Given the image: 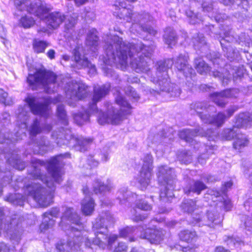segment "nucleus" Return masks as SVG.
Here are the masks:
<instances>
[{
  "label": "nucleus",
  "mask_w": 252,
  "mask_h": 252,
  "mask_svg": "<svg viewBox=\"0 0 252 252\" xmlns=\"http://www.w3.org/2000/svg\"><path fill=\"white\" fill-rule=\"evenodd\" d=\"M106 56L104 63L106 64L120 65L122 69L126 68L128 58L130 65L137 73H147L150 70L149 63L154 51L151 46H145L141 42L136 43L124 42L122 37L114 35L104 39Z\"/></svg>",
  "instance_id": "nucleus-1"
},
{
  "label": "nucleus",
  "mask_w": 252,
  "mask_h": 252,
  "mask_svg": "<svg viewBox=\"0 0 252 252\" xmlns=\"http://www.w3.org/2000/svg\"><path fill=\"white\" fill-rule=\"evenodd\" d=\"M61 156L52 158L47 162L36 159L32 160L33 169L30 174L35 180L26 186V191L42 207H47L52 202L55 182L59 184L62 181L59 159Z\"/></svg>",
  "instance_id": "nucleus-2"
},
{
  "label": "nucleus",
  "mask_w": 252,
  "mask_h": 252,
  "mask_svg": "<svg viewBox=\"0 0 252 252\" xmlns=\"http://www.w3.org/2000/svg\"><path fill=\"white\" fill-rule=\"evenodd\" d=\"M111 86L107 83L101 86H94L92 102L89 104V107L92 112H95L97 117V121L100 125L111 124L118 125L125 119L126 116L131 113L132 107L128 102L122 95H118L116 98V103L120 106L119 111L116 110L112 105L108 102L106 103L107 109L106 113H102L97 109L96 103L100 101L103 98L107 95L110 90Z\"/></svg>",
  "instance_id": "nucleus-3"
},
{
  "label": "nucleus",
  "mask_w": 252,
  "mask_h": 252,
  "mask_svg": "<svg viewBox=\"0 0 252 252\" xmlns=\"http://www.w3.org/2000/svg\"><path fill=\"white\" fill-rule=\"evenodd\" d=\"M62 80V76H57L53 72L44 68L37 70L34 74H29L27 78V82L30 85H41L48 94L55 92L59 86H63V82Z\"/></svg>",
  "instance_id": "nucleus-4"
},
{
  "label": "nucleus",
  "mask_w": 252,
  "mask_h": 252,
  "mask_svg": "<svg viewBox=\"0 0 252 252\" xmlns=\"http://www.w3.org/2000/svg\"><path fill=\"white\" fill-rule=\"evenodd\" d=\"M93 230L95 236V238L93 241L88 237L81 239L82 242H84L87 247H90L92 244H94L100 248L104 249L107 245L111 246L118 238V236L116 234L108 235L107 225L103 218L96 220L93 226Z\"/></svg>",
  "instance_id": "nucleus-5"
},
{
  "label": "nucleus",
  "mask_w": 252,
  "mask_h": 252,
  "mask_svg": "<svg viewBox=\"0 0 252 252\" xmlns=\"http://www.w3.org/2000/svg\"><path fill=\"white\" fill-rule=\"evenodd\" d=\"M157 176L158 182L163 186L161 189L160 200L164 202L170 201L174 196L173 190L176 179L174 169L167 166H160Z\"/></svg>",
  "instance_id": "nucleus-6"
},
{
  "label": "nucleus",
  "mask_w": 252,
  "mask_h": 252,
  "mask_svg": "<svg viewBox=\"0 0 252 252\" xmlns=\"http://www.w3.org/2000/svg\"><path fill=\"white\" fill-rule=\"evenodd\" d=\"M52 136L56 138V143L58 145H67L69 147H74L76 151L81 152L87 151L93 142V139L91 138L74 137L70 129H62V131H60L59 134L54 132Z\"/></svg>",
  "instance_id": "nucleus-7"
},
{
  "label": "nucleus",
  "mask_w": 252,
  "mask_h": 252,
  "mask_svg": "<svg viewBox=\"0 0 252 252\" xmlns=\"http://www.w3.org/2000/svg\"><path fill=\"white\" fill-rule=\"evenodd\" d=\"M191 114L196 113L204 123L214 124L217 126H221L224 123L226 116L222 112H220L216 117H211L209 113L215 112L216 109L213 106L206 102H193L190 106Z\"/></svg>",
  "instance_id": "nucleus-8"
},
{
  "label": "nucleus",
  "mask_w": 252,
  "mask_h": 252,
  "mask_svg": "<svg viewBox=\"0 0 252 252\" xmlns=\"http://www.w3.org/2000/svg\"><path fill=\"white\" fill-rule=\"evenodd\" d=\"M122 13L124 15V18H126V20L128 22L132 23L131 29L132 31L135 30L138 32L141 31L146 32L155 35L157 32L151 27L144 26V24L151 20V16L148 13H143L140 14L138 13L132 12L131 9L124 8Z\"/></svg>",
  "instance_id": "nucleus-9"
},
{
  "label": "nucleus",
  "mask_w": 252,
  "mask_h": 252,
  "mask_svg": "<svg viewBox=\"0 0 252 252\" xmlns=\"http://www.w3.org/2000/svg\"><path fill=\"white\" fill-rule=\"evenodd\" d=\"M65 92L66 101L71 106H75L76 102L86 97L88 95V86L82 82L71 81L66 82Z\"/></svg>",
  "instance_id": "nucleus-10"
},
{
  "label": "nucleus",
  "mask_w": 252,
  "mask_h": 252,
  "mask_svg": "<svg viewBox=\"0 0 252 252\" xmlns=\"http://www.w3.org/2000/svg\"><path fill=\"white\" fill-rule=\"evenodd\" d=\"M173 64V61L171 59H167L164 62H158L157 71L156 73L157 79L154 78L153 82L156 83L158 88L153 91L158 93L159 91L170 92L169 79L167 70L171 68Z\"/></svg>",
  "instance_id": "nucleus-11"
},
{
  "label": "nucleus",
  "mask_w": 252,
  "mask_h": 252,
  "mask_svg": "<svg viewBox=\"0 0 252 252\" xmlns=\"http://www.w3.org/2000/svg\"><path fill=\"white\" fill-rule=\"evenodd\" d=\"M230 32L229 28L221 30L219 34H216V38L219 40L223 51L225 52L224 56L230 61H233L238 59L240 53L229 44L235 40L234 36L230 35Z\"/></svg>",
  "instance_id": "nucleus-12"
},
{
  "label": "nucleus",
  "mask_w": 252,
  "mask_h": 252,
  "mask_svg": "<svg viewBox=\"0 0 252 252\" xmlns=\"http://www.w3.org/2000/svg\"><path fill=\"white\" fill-rule=\"evenodd\" d=\"M235 124L232 128L225 129L221 135L226 140H230L237 137L238 133H240L239 127L248 126L252 123V114L250 113H240L235 117Z\"/></svg>",
  "instance_id": "nucleus-13"
},
{
  "label": "nucleus",
  "mask_w": 252,
  "mask_h": 252,
  "mask_svg": "<svg viewBox=\"0 0 252 252\" xmlns=\"http://www.w3.org/2000/svg\"><path fill=\"white\" fill-rule=\"evenodd\" d=\"M66 224L69 225L68 229H70L72 232L80 231L83 228L78 215L71 208H66L61 218L60 225L65 230L67 226L63 227V226Z\"/></svg>",
  "instance_id": "nucleus-14"
},
{
  "label": "nucleus",
  "mask_w": 252,
  "mask_h": 252,
  "mask_svg": "<svg viewBox=\"0 0 252 252\" xmlns=\"http://www.w3.org/2000/svg\"><path fill=\"white\" fill-rule=\"evenodd\" d=\"M188 56L187 54H180L175 61V66L178 70L182 72L186 78L188 86L192 87L195 76L194 69L188 63Z\"/></svg>",
  "instance_id": "nucleus-15"
},
{
  "label": "nucleus",
  "mask_w": 252,
  "mask_h": 252,
  "mask_svg": "<svg viewBox=\"0 0 252 252\" xmlns=\"http://www.w3.org/2000/svg\"><path fill=\"white\" fill-rule=\"evenodd\" d=\"M192 223L199 226H207L214 228L216 226L220 224L221 219L220 215L216 212L209 211L204 216L195 214L193 217Z\"/></svg>",
  "instance_id": "nucleus-16"
},
{
  "label": "nucleus",
  "mask_w": 252,
  "mask_h": 252,
  "mask_svg": "<svg viewBox=\"0 0 252 252\" xmlns=\"http://www.w3.org/2000/svg\"><path fill=\"white\" fill-rule=\"evenodd\" d=\"M179 135L187 142L192 144L194 141V137L198 135L208 137L210 141L215 140L217 137V132L211 129L205 132L203 128L199 127L193 129H183L180 131Z\"/></svg>",
  "instance_id": "nucleus-17"
},
{
  "label": "nucleus",
  "mask_w": 252,
  "mask_h": 252,
  "mask_svg": "<svg viewBox=\"0 0 252 252\" xmlns=\"http://www.w3.org/2000/svg\"><path fill=\"white\" fill-rule=\"evenodd\" d=\"M65 21V27L67 30L73 28L76 23V19L70 16L67 18L61 12H55L50 13L47 18V23L53 29L58 28L62 22Z\"/></svg>",
  "instance_id": "nucleus-18"
},
{
  "label": "nucleus",
  "mask_w": 252,
  "mask_h": 252,
  "mask_svg": "<svg viewBox=\"0 0 252 252\" xmlns=\"http://www.w3.org/2000/svg\"><path fill=\"white\" fill-rule=\"evenodd\" d=\"M83 47L77 45L72 51L73 61L77 68L87 67L90 69L89 73L94 74L96 71L95 66L92 64L84 55H82Z\"/></svg>",
  "instance_id": "nucleus-19"
},
{
  "label": "nucleus",
  "mask_w": 252,
  "mask_h": 252,
  "mask_svg": "<svg viewBox=\"0 0 252 252\" xmlns=\"http://www.w3.org/2000/svg\"><path fill=\"white\" fill-rule=\"evenodd\" d=\"M152 169L153 157L151 155L147 154L143 158V164L139 177V183L144 188L150 183Z\"/></svg>",
  "instance_id": "nucleus-20"
},
{
  "label": "nucleus",
  "mask_w": 252,
  "mask_h": 252,
  "mask_svg": "<svg viewBox=\"0 0 252 252\" xmlns=\"http://www.w3.org/2000/svg\"><path fill=\"white\" fill-rule=\"evenodd\" d=\"M245 69L243 65L235 66L234 68H231L230 70L222 73L219 71L212 72V75L215 77H218L220 80L222 79V84H227L228 81L231 78L232 76L234 79L241 78L243 76Z\"/></svg>",
  "instance_id": "nucleus-21"
},
{
  "label": "nucleus",
  "mask_w": 252,
  "mask_h": 252,
  "mask_svg": "<svg viewBox=\"0 0 252 252\" xmlns=\"http://www.w3.org/2000/svg\"><path fill=\"white\" fill-rule=\"evenodd\" d=\"M239 93L236 89L226 90L220 92H216L210 94L211 99L218 106L223 107L227 102L226 99L229 97H236Z\"/></svg>",
  "instance_id": "nucleus-22"
},
{
  "label": "nucleus",
  "mask_w": 252,
  "mask_h": 252,
  "mask_svg": "<svg viewBox=\"0 0 252 252\" xmlns=\"http://www.w3.org/2000/svg\"><path fill=\"white\" fill-rule=\"evenodd\" d=\"M26 101L34 114L44 117H47L49 114L48 101L46 100L42 103L37 101L34 97L29 96L26 98Z\"/></svg>",
  "instance_id": "nucleus-23"
},
{
  "label": "nucleus",
  "mask_w": 252,
  "mask_h": 252,
  "mask_svg": "<svg viewBox=\"0 0 252 252\" xmlns=\"http://www.w3.org/2000/svg\"><path fill=\"white\" fill-rule=\"evenodd\" d=\"M164 231L161 229L147 228L141 232L139 237L151 243L158 244L163 239Z\"/></svg>",
  "instance_id": "nucleus-24"
},
{
  "label": "nucleus",
  "mask_w": 252,
  "mask_h": 252,
  "mask_svg": "<svg viewBox=\"0 0 252 252\" xmlns=\"http://www.w3.org/2000/svg\"><path fill=\"white\" fill-rule=\"evenodd\" d=\"M60 214V210L58 208H52L50 210L43 214L44 219L40 225L41 231H45L49 228H52L55 224V220L50 218V216L57 218Z\"/></svg>",
  "instance_id": "nucleus-25"
},
{
  "label": "nucleus",
  "mask_w": 252,
  "mask_h": 252,
  "mask_svg": "<svg viewBox=\"0 0 252 252\" xmlns=\"http://www.w3.org/2000/svg\"><path fill=\"white\" fill-rule=\"evenodd\" d=\"M81 210L85 215H90L94 211V203L93 199L89 195H86L82 200Z\"/></svg>",
  "instance_id": "nucleus-26"
},
{
  "label": "nucleus",
  "mask_w": 252,
  "mask_h": 252,
  "mask_svg": "<svg viewBox=\"0 0 252 252\" xmlns=\"http://www.w3.org/2000/svg\"><path fill=\"white\" fill-rule=\"evenodd\" d=\"M192 42L195 50H201L202 53H206L208 51V47L203 34H198L193 38Z\"/></svg>",
  "instance_id": "nucleus-27"
},
{
  "label": "nucleus",
  "mask_w": 252,
  "mask_h": 252,
  "mask_svg": "<svg viewBox=\"0 0 252 252\" xmlns=\"http://www.w3.org/2000/svg\"><path fill=\"white\" fill-rule=\"evenodd\" d=\"M90 110V107L85 111L84 114L79 113L73 115V118L75 123L78 125H82L84 122L89 120V117L92 114H96L95 112Z\"/></svg>",
  "instance_id": "nucleus-28"
},
{
  "label": "nucleus",
  "mask_w": 252,
  "mask_h": 252,
  "mask_svg": "<svg viewBox=\"0 0 252 252\" xmlns=\"http://www.w3.org/2000/svg\"><path fill=\"white\" fill-rule=\"evenodd\" d=\"M249 140L247 137L241 133H238L237 137L233 143V147L238 151L246 147L249 144Z\"/></svg>",
  "instance_id": "nucleus-29"
},
{
  "label": "nucleus",
  "mask_w": 252,
  "mask_h": 252,
  "mask_svg": "<svg viewBox=\"0 0 252 252\" xmlns=\"http://www.w3.org/2000/svg\"><path fill=\"white\" fill-rule=\"evenodd\" d=\"M32 49L34 53L37 54L44 53L46 48L50 45L46 41L35 38L32 41Z\"/></svg>",
  "instance_id": "nucleus-30"
},
{
  "label": "nucleus",
  "mask_w": 252,
  "mask_h": 252,
  "mask_svg": "<svg viewBox=\"0 0 252 252\" xmlns=\"http://www.w3.org/2000/svg\"><path fill=\"white\" fill-rule=\"evenodd\" d=\"M206 188V186L203 182L197 181L194 182L189 187H186L184 190L186 194H189L190 192H192L199 194L201 191Z\"/></svg>",
  "instance_id": "nucleus-31"
},
{
  "label": "nucleus",
  "mask_w": 252,
  "mask_h": 252,
  "mask_svg": "<svg viewBox=\"0 0 252 252\" xmlns=\"http://www.w3.org/2000/svg\"><path fill=\"white\" fill-rule=\"evenodd\" d=\"M163 38L165 43L168 44L169 47H171L172 45L175 44L177 36L175 31L172 28L168 27L165 29Z\"/></svg>",
  "instance_id": "nucleus-32"
},
{
  "label": "nucleus",
  "mask_w": 252,
  "mask_h": 252,
  "mask_svg": "<svg viewBox=\"0 0 252 252\" xmlns=\"http://www.w3.org/2000/svg\"><path fill=\"white\" fill-rule=\"evenodd\" d=\"M74 246V243L71 241L61 240L58 243L56 248L58 252H71Z\"/></svg>",
  "instance_id": "nucleus-33"
},
{
  "label": "nucleus",
  "mask_w": 252,
  "mask_h": 252,
  "mask_svg": "<svg viewBox=\"0 0 252 252\" xmlns=\"http://www.w3.org/2000/svg\"><path fill=\"white\" fill-rule=\"evenodd\" d=\"M181 209L187 213H191L196 209V202L192 199H185L181 205Z\"/></svg>",
  "instance_id": "nucleus-34"
},
{
  "label": "nucleus",
  "mask_w": 252,
  "mask_h": 252,
  "mask_svg": "<svg viewBox=\"0 0 252 252\" xmlns=\"http://www.w3.org/2000/svg\"><path fill=\"white\" fill-rule=\"evenodd\" d=\"M194 64L196 69L200 74H206L210 70V67L201 58L195 59Z\"/></svg>",
  "instance_id": "nucleus-35"
},
{
  "label": "nucleus",
  "mask_w": 252,
  "mask_h": 252,
  "mask_svg": "<svg viewBox=\"0 0 252 252\" xmlns=\"http://www.w3.org/2000/svg\"><path fill=\"white\" fill-rule=\"evenodd\" d=\"M86 44L90 47L91 50L93 52L97 49L98 45V37L93 32H90L86 39Z\"/></svg>",
  "instance_id": "nucleus-36"
},
{
  "label": "nucleus",
  "mask_w": 252,
  "mask_h": 252,
  "mask_svg": "<svg viewBox=\"0 0 252 252\" xmlns=\"http://www.w3.org/2000/svg\"><path fill=\"white\" fill-rule=\"evenodd\" d=\"M112 188L111 185H105L100 181L97 180L94 185V191L96 193H104L110 191Z\"/></svg>",
  "instance_id": "nucleus-37"
},
{
  "label": "nucleus",
  "mask_w": 252,
  "mask_h": 252,
  "mask_svg": "<svg viewBox=\"0 0 252 252\" xmlns=\"http://www.w3.org/2000/svg\"><path fill=\"white\" fill-rule=\"evenodd\" d=\"M180 239L188 243L191 242L196 236V233L188 230L181 231L179 234Z\"/></svg>",
  "instance_id": "nucleus-38"
},
{
  "label": "nucleus",
  "mask_w": 252,
  "mask_h": 252,
  "mask_svg": "<svg viewBox=\"0 0 252 252\" xmlns=\"http://www.w3.org/2000/svg\"><path fill=\"white\" fill-rule=\"evenodd\" d=\"M177 158L180 162L186 164L190 163L192 160L191 154L186 151L179 152L177 155Z\"/></svg>",
  "instance_id": "nucleus-39"
},
{
  "label": "nucleus",
  "mask_w": 252,
  "mask_h": 252,
  "mask_svg": "<svg viewBox=\"0 0 252 252\" xmlns=\"http://www.w3.org/2000/svg\"><path fill=\"white\" fill-rule=\"evenodd\" d=\"M57 114L58 118L62 121V123L65 126L67 125L68 120L63 105L59 104L57 106Z\"/></svg>",
  "instance_id": "nucleus-40"
},
{
  "label": "nucleus",
  "mask_w": 252,
  "mask_h": 252,
  "mask_svg": "<svg viewBox=\"0 0 252 252\" xmlns=\"http://www.w3.org/2000/svg\"><path fill=\"white\" fill-rule=\"evenodd\" d=\"M223 3L225 5H230L235 6L237 5L238 7H240L246 10H247L249 7V2L247 0H235L231 1V0H223Z\"/></svg>",
  "instance_id": "nucleus-41"
},
{
  "label": "nucleus",
  "mask_w": 252,
  "mask_h": 252,
  "mask_svg": "<svg viewBox=\"0 0 252 252\" xmlns=\"http://www.w3.org/2000/svg\"><path fill=\"white\" fill-rule=\"evenodd\" d=\"M186 15L188 18L189 22L190 24L194 25L199 23L201 21V18L198 16V14L190 9L186 11Z\"/></svg>",
  "instance_id": "nucleus-42"
},
{
  "label": "nucleus",
  "mask_w": 252,
  "mask_h": 252,
  "mask_svg": "<svg viewBox=\"0 0 252 252\" xmlns=\"http://www.w3.org/2000/svg\"><path fill=\"white\" fill-rule=\"evenodd\" d=\"M8 163L13 166L14 168L19 170H22L25 168V163L24 162L21 161L20 159L17 158V156L16 158L14 157L10 158L8 159Z\"/></svg>",
  "instance_id": "nucleus-43"
},
{
  "label": "nucleus",
  "mask_w": 252,
  "mask_h": 252,
  "mask_svg": "<svg viewBox=\"0 0 252 252\" xmlns=\"http://www.w3.org/2000/svg\"><path fill=\"white\" fill-rule=\"evenodd\" d=\"M42 131V128L40 126L39 121L35 119L30 128V134L32 136H35Z\"/></svg>",
  "instance_id": "nucleus-44"
},
{
  "label": "nucleus",
  "mask_w": 252,
  "mask_h": 252,
  "mask_svg": "<svg viewBox=\"0 0 252 252\" xmlns=\"http://www.w3.org/2000/svg\"><path fill=\"white\" fill-rule=\"evenodd\" d=\"M0 102L5 105H10L13 103L12 98L8 97L7 93L1 89H0Z\"/></svg>",
  "instance_id": "nucleus-45"
},
{
  "label": "nucleus",
  "mask_w": 252,
  "mask_h": 252,
  "mask_svg": "<svg viewBox=\"0 0 252 252\" xmlns=\"http://www.w3.org/2000/svg\"><path fill=\"white\" fill-rule=\"evenodd\" d=\"M251 40L248 35L245 33H241L239 35L238 40L237 41L239 42V44H241L242 46L245 45L246 47H249Z\"/></svg>",
  "instance_id": "nucleus-46"
},
{
  "label": "nucleus",
  "mask_w": 252,
  "mask_h": 252,
  "mask_svg": "<svg viewBox=\"0 0 252 252\" xmlns=\"http://www.w3.org/2000/svg\"><path fill=\"white\" fill-rule=\"evenodd\" d=\"M21 23L23 27L28 28L34 25V21L31 17L25 16L21 18Z\"/></svg>",
  "instance_id": "nucleus-47"
},
{
  "label": "nucleus",
  "mask_w": 252,
  "mask_h": 252,
  "mask_svg": "<svg viewBox=\"0 0 252 252\" xmlns=\"http://www.w3.org/2000/svg\"><path fill=\"white\" fill-rule=\"evenodd\" d=\"M14 4L16 8L20 11L28 10L29 2L26 0H14Z\"/></svg>",
  "instance_id": "nucleus-48"
},
{
  "label": "nucleus",
  "mask_w": 252,
  "mask_h": 252,
  "mask_svg": "<svg viewBox=\"0 0 252 252\" xmlns=\"http://www.w3.org/2000/svg\"><path fill=\"white\" fill-rule=\"evenodd\" d=\"M136 206L137 208L144 211H149L152 209L151 205L147 201L142 199L137 201Z\"/></svg>",
  "instance_id": "nucleus-49"
},
{
  "label": "nucleus",
  "mask_w": 252,
  "mask_h": 252,
  "mask_svg": "<svg viewBox=\"0 0 252 252\" xmlns=\"http://www.w3.org/2000/svg\"><path fill=\"white\" fill-rule=\"evenodd\" d=\"M87 165L83 166V168L87 169H90L93 167H96L98 165V162L97 160L93 158V157L90 156L87 159Z\"/></svg>",
  "instance_id": "nucleus-50"
},
{
  "label": "nucleus",
  "mask_w": 252,
  "mask_h": 252,
  "mask_svg": "<svg viewBox=\"0 0 252 252\" xmlns=\"http://www.w3.org/2000/svg\"><path fill=\"white\" fill-rule=\"evenodd\" d=\"M127 189H122L119 190L118 192V199L120 200V203L121 204L124 203L123 202L125 201V200L127 198Z\"/></svg>",
  "instance_id": "nucleus-51"
},
{
  "label": "nucleus",
  "mask_w": 252,
  "mask_h": 252,
  "mask_svg": "<svg viewBox=\"0 0 252 252\" xmlns=\"http://www.w3.org/2000/svg\"><path fill=\"white\" fill-rule=\"evenodd\" d=\"M32 11L31 12L34 13L35 14L41 18V16L45 13H46L48 12V9L46 8L43 5H41L37 7V9L34 10L32 9Z\"/></svg>",
  "instance_id": "nucleus-52"
},
{
  "label": "nucleus",
  "mask_w": 252,
  "mask_h": 252,
  "mask_svg": "<svg viewBox=\"0 0 252 252\" xmlns=\"http://www.w3.org/2000/svg\"><path fill=\"white\" fill-rule=\"evenodd\" d=\"M126 93L128 95L133 98L136 101L138 100L139 98L138 94H137L135 90L131 87H127L126 90Z\"/></svg>",
  "instance_id": "nucleus-53"
},
{
  "label": "nucleus",
  "mask_w": 252,
  "mask_h": 252,
  "mask_svg": "<svg viewBox=\"0 0 252 252\" xmlns=\"http://www.w3.org/2000/svg\"><path fill=\"white\" fill-rule=\"evenodd\" d=\"M131 213L133 214L132 219L135 221L143 220L147 218V216L138 214L134 209L131 210Z\"/></svg>",
  "instance_id": "nucleus-54"
},
{
  "label": "nucleus",
  "mask_w": 252,
  "mask_h": 252,
  "mask_svg": "<svg viewBox=\"0 0 252 252\" xmlns=\"http://www.w3.org/2000/svg\"><path fill=\"white\" fill-rule=\"evenodd\" d=\"M133 231V228L127 227L120 231V236L125 237L130 234Z\"/></svg>",
  "instance_id": "nucleus-55"
},
{
  "label": "nucleus",
  "mask_w": 252,
  "mask_h": 252,
  "mask_svg": "<svg viewBox=\"0 0 252 252\" xmlns=\"http://www.w3.org/2000/svg\"><path fill=\"white\" fill-rule=\"evenodd\" d=\"M127 249V246L125 243L120 242L119 243L118 246L115 248L113 252H125Z\"/></svg>",
  "instance_id": "nucleus-56"
},
{
  "label": "nucleus",
  "mask_w": 252,
  "mask_h": 252,
  "mask_svg": "<svg viewBox=\"0 0 252 252\" xmlns=\"http://www.w3.org/2000/svg\"><path fill=\"white\" fill-rule=\"evenodd\" d=\"M238 109V107L237 106L233 105L230 106L228 109L226 110L227 113V118H230L231 117L234 113L237 111Z\"/></svg>",
  "instance_id": "nucleus-57"
},
{
  "label": "nucleus",
  "mask_w": 252,
  "mask_h": 252,
  "mask_svg": "<svg viewBox=\"0 0 252 252\" xmlns=\"http://www.w3.org/2000/svg\"><path fill=\"white\" fill-rule=\"evenodd\" d=\"M37 146L38 147L39 149L38 150H35L34 152L37 154H42L43 152L47 151V148L46 146H45V142L42 144V143H39L38 144Z\"/></svg>",
  "instance_id": "nucleus-58"
},
{
  "label": "nucleus",
  "mask_w": 252,
  "mask_h": 252,
  "mask_svg": "<svg viewBox=\"0 0 252 252\" xmlns=\"http://www.w3.org/2000/svg\"><path fill=\"white\" fill-rule=\"evenodd\" d=\"M18 118L20 120L22 123H23L26 126L27 121L28 119V116L25 115L24 113H20L18 115Z\"/></svg>",
  "instance_id": "nucleus-59"
},
{
  "label": "nucleus",
  "mask_w": 252,
  "mask_h": 252,
  "mask_svg": "<svg viewBox=\"0 0 252 252\" xmlns=\"http://www.w3.org/2000/svg\"><path fill=\"white\" fill-rule=\"evenodd\" d=\"M241 51L248 54L246 55V56L248 60L250 61V63H249V66L252 71V55H251L245 48L241 49Z\"/></svg>",
  "instance_id": "nucleus-60"
},
{
  "label": "nucleus",
  "mask_w": 252,
  "mask_h": 252,
  "mask_svg": "<svg viewBox=\"0 0 252 252\" xmlns=\"http://www.w3.org/2000/svg\"><path fill=\"white\" fill-rule=\"evenodd\" d=\"M242 242L240 240H236V239L231 238L227 240V244L229 245H233L234 246L237 245H240Z\"/></svg>",
  "instance_id": "nucleus-61"
},
{
  "label": "nucleus",
  "mask_w": 252,
  "mask_h": 252,
  "mask_svg": "<svg viewBox=\"0 0 252 252\" xmlns=\"http://www.w3.org/2000/svg\"><path fill=\"white\" fill-rule=\"evenodd\" d=\"M10 119V115L8 113L4 112L2 115L1 117L0 118V121H1L2 123H5L7 121H9Z\"/></svg>",
  "instance_id": "nucleus-62"
},
{
  "label": "nucleus",
  "mask_w": 252,
  "mask_h": 252,
  "mask_svg": "<svg viewBox=\"0 0 252 252\" xmlns=\"http://www.w3.org/2000/svg\"><path fill=\"white\" fill-rule=\"evenodd\" d=\"M10 249L5 243H0V252H10Z\"/></svg>",
  "instance_id": "nucleus-63"
},
{
  "label": "nucleus",
  "mask_w": 252,
  "mask_h": 252,
  "mask_svg": "<svg viewBox=\"0 0 252 252\" xmlns=\"http://www.w3.org/2000/svg\"><path fill=\"white\" fill-rule=\"evenodd\" d=\"M208 155L207 154H201L198 158L199 162L201 164H204L205 162L206 159L209 158Z\"/></svg>",
  "instance_id": "nucleus-64"
}]
</instances>
